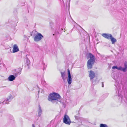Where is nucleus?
I'll use <instances>...</instances> for the list:
<instances>
[{
    "instance_id": "nucleus-9",
    "label": "nucleus",
    "mask_w": 127,
    "mask_h": 127,
    "mask_svg": "<svg viewBox=\"0 0 127 127\" xmlns=\"http://www.w3.org/2000/svg\"><path fill=\"white\" fill-rule=\"evenodd\" d=\"M16 76L13 75H10L9 76L8 78V80L9 81H12L14 80Z\"/></svg>"
},
{
    "instance_id": "nucleus-4",
    "label": "nucleus",
    "mask_w": 127,
    "mask_h": 127,
    "mask_svg": "<svg viewBox=\"0 0 127 127\" xmlns=\"http://www.w3.org/2000/svg\"><path fill=\"white\" fill-rule=\"evenodd\" d=\"M43 37V36L41 33H38L34 37V40L35 41H38Z\"/></svg>"
},
{
    "instance_id": "nucleus-10",
    "label": "nucleus",
    "mask_w": 127,
    "mask_h": 127,
    "mask_svg": "<svg viewBox=\"0 0 127 127\" xmlns=\"http://www.w3.org/2000/svg\"><path fill=\"white\" fill-rule=\"evenodd\" d=\"M38 109L37 110L38 116L39 117H40V116L42 114V109L39 105L38 106Z\"/></svg>"
},
{
    "instance_id": "nucleus-8",
    "label": "nucleus",
    "mask_w": 127,
    "mask_h": 127,
    "mask_svg": "<svg viewBox=\"0 0 127 127\" xmlns=\"http://www.w3.org/2000/svg\"><path fill=\"white\" fill-rule=\"evenodd\" d=\"M19 51V49L17 45L16 44L14 45L13 47V52L15 53L18 51Z\"/></svg>"
},
{
    "instance_id": "nucleus-23",
    "label": "nucleus",
    "mask_w": 127,
    "mask_h": 127,
    "mask_svg": "<svg viewBox=\"0 0 127 127\" xmlns=\"http://www.w3.org/2000/svg\"><path fill=\"white\" fill-rule=\"evenodd\" d=\"M118 96H120V95L119 94H118Z\"/></svg>"
},
{
    "instance_id": "nucleus-2",
    "label": "nucleus",
    "mask_w": 127,
    "mask_h": 127,
    "mask_svg": "<svg viewBox=\"0 0 127 127\" xmlns=\"http://www.w3.org/2000/svg\"><path fill=\"white\" fill-rule=\"evenodd\" d=\"M61 98V96L59 95L56 93H53L50 94V96L48 97V99L49 101L52 102L53 100H54L60 102V100Z\"/></svg>"
},
{
    "instance_id": "nucleus-12",
    "label": "nucleus",
    "mask_w": 127,
    "mask_h": 127,
    "mask_svg": "<svg viewBox=\"0 0 127 127\" xmlns=\"http://www.w3.org/2000/svg\"><path fill=\"white\" fill-rule=\"evenodd\" d=\"M13 98V97L11 95H9L6 98V100L9 102Z\"/></svg>"
},
{
    "instance_id": "nucleus-3",
    "label": "nucleus",
    "mask_w": 127,
    "mask_h": 127,
    "mask_svg": "<svg viewBox=\"0 0 127 127\" xmlns=\"http://www.w3.org/2000/svg\"><path fill=\"white\" fill-rule=\"evenodd\" d=\"M63 122L65 124L69 125L71 122L69 116L66 114L65 115L63 118Z\"/></svg>"
},
{
    "instance_id": "nucleus-18",
    "label": "nucleus",
    "mask_w": 127,
    "mask_h": 127,
    "mask_svg": "<svg viewBox=\"0 0 127 127\" xmlns=\"http://www.w3.org/2000/svg\"><path fill=\"white\" fill-rule=\"evenodd\" d=\"M118 67L117 66H113L112 67V68L113 69H117Z\"/></svg>"
},
{
    "instance_id": "nucleus-15",
    "label": "nucleus",
    "mask_w": 127,
    "mask_h": 127,
    "mask_svg": "<svg viewBox=\"0 0 127 127\" xmlns=\"http://www.w3.org/2000/svg\"><path fill=\"white\" fill-rule=\"evenodd\" d=\"M123 68L121 66L118 67L117 69L119 70H120L124 72H125V71L123 70Z\"/></svg>"
},
{
    "instance_id": "nucleus-7",
    "label": "nucleus",
    "mask_w": 127,
    "mask_h": 127,
    "mask_svg": "<svg viewBox=\"0 0 127 127\" xmlns=\"http://www.w3.org/2000/svg\"><path fill=\"white\" fill-rule=\"evenodd\" d=\"M101 35L105 38L108 39H110L112 36L111 34L106 33H102Z\"/></svg>"
},
{
    "instance_id": "nucleus-5",
    "label": "nucleus",
    "mask_w": 127,
    "mask_h": 127,
    "mask_svg": "<svg viewBox=\"0 0 127 127\" xmlns=\"http://www.w3.org/2000/svg\"><path fill=\"white\" fill-rule=\"evenodd\" d=\"M68 74V77L67 79V81L69 84H71L72 82V79L71 77L70 71L69 69L67 70Z\"/></svg>"
},
{
    "instance_id": "nucleus-16",
    "label": "nucleus",
    "mask_w": 127,
    "mask_h": 127,
    "mask_svg": "<svg viewBox=\"0 0 127 127\" xmlns=\"http://www.w3.org/2000/svg\"><path fill=\"white\" fill-rule=\"evenodd\" d=\"M6 99H5L3 102H0V103H1V102L3 104H8L9 103V102Z\"/></svg>"
},
{
    "instance_id": "nucleus-21",
    "label": "nucleus",
    "mask_w": 127,
    "mask_h": 127,
    "mask_svg": "<svg viewBox=\"0 0 127 127\" xmlns=\"http://www.w3.org/2000/svg\"><path fill=\"white\" fill-rule=\"evenodd\" d=\"M32 127H35V125L34 124H33L32 125Z\"/></svg>"
},
{
    "instance_id": "nucleus-20",
    "label": "nucleus",
    "mask_w": 127,
    "mask_h": 127,
    "mask_svg": "<svg viewBox=\"0 0 127 127\" xmlns=\"http://www.w3.org/2000/svg\"><path fill=\"white\" fill-rule=\"evenodd\" d=\"M75 117L76 119H78V117L77 116H75Z\"/></svg>"
},
{
    "instance_id": "nucleus-6",
    "label": "nucleus",
    "mask_w": 127,
    "mask_h": 127,
    "mask_svg": "<svg viewBox=\"0 0 127 127\" xmlns=\"http://www.w3.org/2000/svg\"><path fill=\"white\" fill-rule=\"evenodd\" d=\"M89 72V77L90 78V80H92V82L93 83L92 80L95 76V73L93 71L91 70Z\"/></svg>"
},
{
    "instance_id": "nucleus-14",
    "label": "nucleus",
    "mask_w": 127,
    "mask_h": 127,
    "mask_svg": "<svg viewBox=\"0 0 127 127\" xmlns=\"http://www.w3.org/2000/svg\"><path fill=\"white\" fill-rule=\"evenodd\" d=\"M125 67L123 68V70L125 71V72L126 71L127 68V62H125L124 63Z\"/></svg>"
},
{
    "instance_id": "nucleus-13",
    "label": "nucleus",
    "mask_w": 127,
    "mask_h": 127,
    "mask_svg": "<svg viewBox=\"0 0 127 127\" xmlns=\"http://www.w3.org/2000/svg\"><path fill=\"white\" fill-rule=\"evenodd\" d=\"M112 42V43L113 44H114L115 42H116L117 40L116 39L112 37V36L111 37L110 39Z\"/></svg>"
},
{
    "instance_id": "nucleus-11",
    "label": "nucleus",
    "mask_w": 127,
    "mask_h": 127,
    "mask_svg": "<svg viewBox=\"0 0 127 127\" xmlns=\"http://www.w3.org/2000/svg\"><path fill=\"white\" fill-rule=\"evenodd\" d=\"M61 77L62 78L63 80L64 81H65V72H61Z\"/></svg>"
},
{
    "instance_id": "nucleus-19",
    "label": "nucleus",
    "mask_w": 127,
    "mask_h": 127,
    "mask_svg": "<svg viewBox=\"0 0 127 127\" xmlns=\"http://www.w3.org/2000/svg\"><path fill=\"white\" fill-rule=\"evenodd\" d=\"M27 62L29 63H30V61L28 60H27Z\"/></svg>"
},
{
    "instance_id": "nucleus-17",
    "label": "nucleus",
    "mask_w": 127,
    "mask_h": 127,
    "mask_svg": "<svg viewBox=\"0 0 127 127\" xmlns=\"http://www.w3.org/2000/svg\"><path fill=\"white\" fill-rule=\"evenodd\" d=\"M100 127H108L107 125L103 124H100Z\"/></svg>"
},
{
    "instance_id": "nucleus-22",
    "label": "nucleus",
    "mask_w": 127,
    "mask_h": 127,
    "mask_svg": "<svg viewBox=\"0 0 127 127\" xmlns=\"http://www.w3.org/2000/svg\"><path fill=\"white\" fill-rule=\"evenodd\" d=\"M104 87V85L103 84H102V87Z\"/></svg>"
},
{
    "instance_id": "nucleus-1",
    "label": "nucleus",
    "mask_w": 127,
    "mask_h": 127,
    "mask_svg": "<svg viewBox=\"0 0 127 127\" xmlns=\"http://www.w3.org/2000/svg\"><path fill=\"white\" fill-rule=\"evenodd\" d=\"M88 59L89 58L87 62V65L89 69H91L93 67L95 62V58L92 53H89L88 56Z\"/></svg>"
}]
</instances>
